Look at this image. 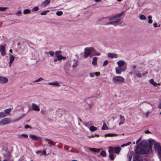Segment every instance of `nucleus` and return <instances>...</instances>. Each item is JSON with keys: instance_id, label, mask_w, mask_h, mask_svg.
<instances>
[{"instance_id": "nucleus-1", "label": "nucleus", "mask_w": 161, "mask_h": 161, "mask_svg": "<svg viewBox=\"0 0 161 161\" xmlns=\"http://www.w3.org/2000/svg\"><path fill=\"white\" fill-rule=\"evenodd\" d=\"M152 148V145L149 144L142 146L141 147H138L136 150V153L139 154H145L148 153L149 150H151Z\"/></svg>"}, {"instance_id": "nucleus-2", "label": "nucleus", "mask_w": 161, "mask_h": 161, "mask_svg": "<svg viewBox=\"0 0 161 161\" xmlns=\"http://www.w3.org/2000/svg\"><path fill=\"white\" fill-rule=\"evenodd\" d=\"M137 65L136 64H133L132 66L131 69L132 70L131 73L135 74L136 77L141 78L144 75V73H142L138 70L141 69V67L137 68Z\"/></svg>"}, {"instance_id": "nucleus-3", "label": "nucleus", "mask_w": 161, "mask_h": 161, "mask_svg": "<svg viewBox=\"0 0 161 161\" xmlns=\"http://www.w3.org/2000/svg\"><path fill=\"white\" fill-rule=\"evenodd\" d=\"M108 153H109V157L110 159L112 160H114V153L118 154L120 151V148L119 147H109Z\"/></svg>"}, {"instance_id": "nucleus-4", "label": "nucleus", "mask_w": 161, "mask_h": 161, "mask_svg": "<svg viewBox=\"0 0 161 161\" xmlns=\"http://www.w3.org/2000/svg\"><path fill=\"white\" fill-rule=\"evenodd\" d=\"M125 81V79L121 76H116L113 77L112 81L114 83L121 84Z\"/></svg>"}, {"instance_id": "nucleus-5", "label": "nucleus", "mask_w": 161, "mask_h": 161, "mask_svg": "<svg viewBox=\"0 0 161 161\" xmlns=\"http://www.w3.org/2000/svg\"><path fill=\"white\" fill-rule=\"evenodd\" d=\"M85 51L84 53V57L85 58H87L89 56L92 54L93 50L92 47H86L84 49Z\"/></svg>"}, {"instance_id": "nucleus-6", "label": "nucleus", "mask_w": 161, "mask_h": 161, "mask_svg": "<svg viewBox=\"0 0 161 161\" xmlns=\"http://www.w3.org/2000/svg\"><path fill=\"white\" fill-rule=\"evenodd\" d=\"M11 122V119L9 118H5L0 121V126H3L9 124Z\"/></svg>"}, {"instance_id": "nucleus-7", "label": "nucleus", "mask_w": 161, "mask_h": 161, "mask_svg": "<svg viewBox=\"0 0 161 161\" xmlns=\"http://www.w3.org/2000/svg\"><path fill=\"white\" fill-rule=\"evenodd\" d=\"M125 14L124 11L122 12L121 13L118 14L115 16H113L112 17H110L109 18V20L110 21H115L117 20V19H119L121 16Z\"/></svg>"}, {"instance_id": "nucleus-8", "label": "nucleus", "mask_w": 161, "mask_h": 161, "mask_svg": "<svg viewBox=\"0 0 161 161\" xmlns=\"http://www.w3.org/2000/svg\"><path fill=\"white\" fill-rule=\"evenodd\" d=\"M154 147L155 149V152H157L159 155H161V146L160 143H158L156 144H155Z\"/></svg>"}, {"instance_id": "nucleus-9", "label": "nucleus", "mask_w": 161, "mask_h": 161, "mask_svg": "<svg viewBox=\"0 0 161 161\" xmlns=\"http://www.w3.org/2000/svg\"><path fill=\"white\" fill-rule=\"evenodd\" d=\"M32 109L34 111H40V108L36 104L32 103L31 104Z\"/></svg>"}, {"instance_id": "nucleus-10", "label": "nucleus", "mask_w": 161, "mask_h": 161, "mask_svg": "<svg viewBox=\"0 0 161 161\" xmlns=\"http://www.w3.org/2000/svg\"><path fill=\"white\" fill-rule=\"evenodd\" d=\"M0 52L2 56H4L6 55L5 48L3 46H0Z\"/></svg>"}, {"instance_id": "nucleus-11", "label": "nucleus", "mask_w": 161, "mask_h": 161, "mask_svg": "<svg viewBox=\"0 0 161 161\" xmlns=\"http://www.w3.org/2000/svg\"><path fill=\"white\" fill-rule=\"evenodd\" d=\"M8 78L3 76L0 77V83L1 84L6 83L8 82Z\"/></svg>"}, {"instance_id": "nucleus-12", "label": "nucleus", "mask_w": 161, "mask_h": 161, "mask_svg": "<svg viewBox=\"0 0 161 161\" xmlns=\"http://www.w3.org/2000/svg\"><path fill=\"white\" fill-rule=\"evenodd\" d=\"M120 19H117V20L113 21V25L114 26H116L119 24L121 25L123 22L122 21L120 22Z\"/></svg>"}, {"instance_id": "nucleus-13", "label": "nucleus", "mask_w": 161, "mask_h": 161, "mask_svg": "<svg viewBox=\"0 0 161 161\" xmlns=\"http://www.w3.org/2000/svg\"><path fill=\"white\" fill-rule=\"evenodd\" d=\"M45 140L48 142L49 146L50 147H51L52 145H54L55 144L54 142L51 139L46 138Z\"/></svg>"}, {"instance_id": "nucleus-14", "label": "nucleus", "mask_w": 161, "mask_h": 161, "mask_svg": "<svg viewBox=\"0 0 161 161\" xmlns=\"http://www.w3.org/2000/svg\"><path fill=\"white\" fill-rule=\"evenodd\" d=\"M29 136L31 138L34 140H40L41 139L40 137L35 135H30Z\"/></svg>"}, {"instance_id": "nucleus-15", "label": "nucleus", "mask_w": 161, "mask_h": 161, "mask_svg": "<svg viewBox=\"0 0 161 161\" xmlns=\"http://www.w3.org/2000/svg\"><path fill=\"white\" fill-rule=\"evenodd\" d=\"M88 149L91 152L97 153H99L100 150V149L95 148H91L90 147H88Z\"/></svg>"}, {"instance_id": "nucleus-16", "label": "nucleus", "mask_w": 161, "mask_h": 161, "mask_svg": "<svg viewBox=\"0 0 161 161\" xmlns=\"http://www.w3.org/2000/svg\"><path fill=\"white\" fill-rule=\"evenodd\" d=\"M116 73L118 74H120L123 70L121 67H117L115 68Z\"/></svg>"}, {"instance_id": "nucleus-17", "label": "nucleus", "mask_w": 161, "mask_h": 161, "mask_svg": "<svg viewBox=\"0 0 161 161\" xmlns=\"http://www.w3.org/2000/svg\"><path fill=\"white\" fill-rule=\"evenodd\" d=\"M108 56L111 58H117L118 57L117 55L116 54L112 53H108Z\"/></svg>"}, {"instance_id": "nucleus-18", "label": "nucleus", "mask_w": 161, "mask_h": 161, "mask_svg": "<svg viewBox=\"0 0 161 161\" xmlns=\"http://www.w3.org/2000/svg\"><path fill=\"white\" fill-rule=\"evenodd\" d=\"M119 67H121L123 66L125 64V62L123 60H119L117 62Z\"/></svg>"}, {"instance_id": "nucleus-19", "label": "nucleus", "mask_w": 161, "mask_h": 161, "mask_svg": "<svg viewBox=\"0 0 161 161\" xmlns=\"http://www.w3.org/2000/svg\"><path fill=\"white\" fill-rule=\"evenodd\" d=\"M9 64H11L14 61V59H15V57L13 55H12L10 53H9Z\"/></svg>"}, {"instance_id": "nucleus-20", "label": "nucleus", "mask_w": 161, "mask_h": 161, "mask_svg": "<svg viewBox=\"0 0 161 161\" xmlns=\"http://www.w3.org/2000/svg\"><path fill=\"white\" fill-rule=\"evenodd\" d=\"M97 59L98 58L97 57H93L92 64L95 66L96 65H97Z\"/></svg>"}, {"instance_id": "nucleus-21", "label": "nucleus", "mask_w": 161, "mask_h": 161, "mask_svg": "<svg viewBox=\"0 0 161 161\" xmlns=\"http://www.w3.org/2000/svg\"><path fill=\"white\" fill-rule=\"evenodd\" d=\"M74 63L72 65V67L74 68L76 67L79 65L78 60L77 59L74 60Z\"/></svg>"}, {"instance_id": "nucleus-22", "label": "nucleus", "mask_w": 161, "mask_h": 161, "mask_svg": "<svg viewBox=\"0 0 161 161\" xmlns=\"http://www.w3.org/2000/svg\"><path fill=\"white\" fill-rule=\"evenodd\" d=\"M135 158L136 160L133 159V161H140L142 159L141 157L137 154L135 155Z\"/></svg>"}, {"instance_id": "nucleus-23", "label": "nucleus", "mask_w": 161, "mask_h": 161, "mask_svg": "<svg viewBox=\"0 0 161 161\" xmlns=\"http://www.w3.org/2000/svg\"><path fill=\"white\" fill-rule=\"evenodd\" d=\"M92 54L94 56H99L100 55V53H99L97 52L94 48Z\"/></svg>"}, {"instance_id": "nucleus-24", "label": "nucleus", "mask_w": 161, "mask_h": 161, "mask_svg": "<svg viewBox=\"0 0 161 161\" xmlns=\"http://www.w3.org/2000/svg\"><path fill=\"white\" fill-rule=\"evenodd\" d=\"M50 0H46L42 3V5L44 6H46L50 3Z\"/></svg>"}, {"instance_id": "nucleus-25", "label": "nucleus", "mask_w": 161, "mask_h": 161, "mask_svg": "<svg viewBox=\"0 0 161 161\" xmlns=\"http://www.w3.org/2000/svg\"><path fill=\"white\" fill-rule=\"evenodd\" d=\"M57 58L58 60L59 61H60L62 59L65 60L66 58L65 57H64L61 55L60 56H57Z\"/></svg>"}, {"instance_id": "nucleus-26", "label": "nucleus", "mask_w": 161, "mask_h": 161, "mask_svg": "<svg viewBox=\"0 0 161 161\" xmlns=\"http://www.w3.org/2000/svg\"><path fill=\"white\" fill-rule=\"evenodd\" d=\"M133 153L134 152L133 151H131L130 152L129 154V155H128L129 161H131V158Z\"/></svg>"}, {"instance_id": "nucleus-27", "label": "nucleus", "mask_w": 161, "mask_h": 161, "mask_svg": "<svg viewBox=\"0 0 161 161\" xmlns=\"http://www.w3.org/2000/svg\"><path fill=\"white\" fill-rule=\"evenodd\" d=\"M89 129L91 131L93 132L96 130H97V128L94 126H92L90 127Z\"/></svg>"}, {"instance_id": "nucleus-28", "label": "nucleus", "mask_w": 161, "mask_h": 161, "mask_svg": "<svg viewBox=\"0 0 161 161\" xmlns=\"http://www.w3.org/2000/svg\"><path fill=\"white\" fill-rule=\"evenodd\" d=\"M100 155H101L103 157H105L106 156V153L105 151H103L101 152L100 154L98 155V157H99Z\"/></svg>"}, {"instance_id": "nucleus-29", "label": "nucleus", "mask_w": 161, "mask_h": 161, "mask_svg": "<svg viewBox=\"0 0 161 161\" xmlns=\"http://www.w3.org/2000/svg\"><path fill=\"white\" fill-rule=\"evenodd\" d=\"M48 84L49 85L56 86H60L58 83L57 82H49L48 83Z\"/></svg>"}, {"instance_id": "nucleus-30", "label": "nucleus", "mask_w": 161, "mask_h": 161, "mask_svg": "<svg viewBox=\"0 0 161 161\" xmlns=\"http://www.w3.org/2000/svg\"><path fill=\"white\" fill-rule=\"evenodd\" d=\"M118 135L116 134H112V133H108L107 134H106L105 135V137H107V136H111L112 137L114 136H117Z\"/></svg>"}, {"instance_id": "nucleus-31", "label": "nucleus", "mask_w": 161, "mask_h": 161, "mask_svg": "<svg viewBox=\"0 0 161 161\" xmlns=\"http://www.w3.org/2000/svg\"><path fill=\"white\" fill-rule=\"evenodd\" d=\"M101 129L102 130H108V127L105 123L104 122Z\"/></svg>"}, {"instance_id": "nucleus-32", "label": "nucleus", "mask_w": 161, "mask_h": 161, "mask_svg": "<svg viewBox=\"0 0 161 161\" xmlns=\"http://www.w3.org/2000/svg\"><path fill=\"white\" fill-rule=\"evenodd\" d=\"M148 19V22L149 24H151L153 23V20L152 19V16L151 15H148L147 17Z\"/></svg>"}, {"instance_id": "nucleus-33", "label": "nucleus", "mask_w": 161, "mask_h": 161, "mask_svg": "<svg viewBox=\"0 0 161 161\" xmlns=\"http://www.w3.org/2000/svg\"><path fill=\"white\" fill-rule=\"evenodd\" d=\"M149 82L150 83L153 85L154 86H157V83L155 82L153 79H151L149 80Z\"/></svg>"}, {"instance_id": "nucleus-34", "label": "nucleus", "mask_w": 161, "mask_h": 161, "mask_svg": "<svg viewBox=\"0 0 161 161\" xmlns=\"http://www.w3.org/2000/svg\"><path fill=\"white\" fill-rule=\"evenodd\" d=\"M139 19L141 20H145L146 19V17L143 14H141L139 16Z\"/></svg>"}, {"instance_id": "nucleus-35", "label": "nucleus", "mask_w": 161, "mask_h": 161, "mask_svg": "<svg viewBox=\"0 0 161 161\" xmlns=\"http://www.w3.org/2000/svg\"><path fill=\"white\" fill-rule=\"evenodd\" d=\"M61 53V51H57L55 52V56L57 57V56L60 55Z\"/></svg>"}, {"instance_id": "nucleus-36", "label": "nucleus", "mask_w": 161, "mask_h": 161, "mask_svg": "<svg viewBox=\"0 0 161 161\" xmlns=\"http://www.w3.org/2000/svg\"><path fill=\"white\" fill-rule=\"evenodd\" d=\"M31 10L29 9H25L24 10L23 13L25 14H26L30 13Z\"/></svg>"}, {"instance_id": "nucleus-37", "label": "nucleus", "mask_w": 161, "mask_h": 161, "mask_svg": "<svg viewBox=\"0 0 161 161\" xmlns=\"http://www.w3.org/2000/svg\"><path fill=\"white\" fill-rule=\"evenodd\" d=\"M19 138H22V137H24L25 138H27L28 137V136L26 134H22V135H19Z\"/></svg>"}, {"instance_id": "nucleus-38", "label": "nucleus", "mask_w": 161, "mask_h": 161, "mask_svg": "<svg viewBox=\"0 0 161 161\" xmlns=\"http://www.w3.org/2000/svg\"><path fill=\"white\" fill-rule=\"evenodd\" d=\"M119 117L120 119V121L125 123V119L124 117L123 116L121 115H119Z\"/></svg>"}, {"instance_id": "nucleus-39", "label": "nucleus", "mask_w": 161, "mask_h": 161, "mask_svg": "<svg viewBox=\"0 0 161 161\" xmlns=\"http://www.w3.org/2000/svg\"><path fill=\"white\" fill-rule=\"evenodd\" d=\"M148 144H149L152 145H153V144H154V145H155V144H156V143H155L153 139L149 141Z\"/></svg>"}, {"instance_id": "nucleus-40", "label": "nucleus", "mask_w": 161, "mask_h": 161, "mask_svg": "<svg viewBox=\"0 0 161 161\" xmlns=\"http://www.w3.org/2000/svg\"><path fill=\"white\" fill-rule=\"evenodd\" d=\"M6 116V115L4 112H0V119L4 118Z\"/></svg>"}, {"instance_id": "nucleus-41", "label": "nucleus", "mask_w": 161, "mask_h": 161, "mask_svg": "<svg viewBox=\"0 0 161 161\" xmlns=\"http://www.w3.org/2000/svg\"><path fill=\"white\" fill-rule=\"evenodd\" d=\"M131 143V142H128L127 143L123 144V145H122L121 146V147H124L125 146H128V145H130V144Z\"/></svg>"}, {"instance_id": "nucleus-42", "label": "nucleus", "mask_w": 161, "mask_h": 161, "mask_svg": "<svg viewBox=\"0 0 161 161\" xmlns=\"http://www.w3.org/2000/svg\"><path fill=\"white\" fill-rule=\"evenodd\" d=\"M49 12V10H44L43 11H42L40 13V14L41 15H45L47 14V12Z\"/></svg>"}, {"instance_id": "nucleus-43", "label": "nucleus", "mask_w": 161, "mask_h": 161, "mask_svg": "<svg viewBox=\"0 0 161 161\" xmlns=\"http://www.w3.org/2000/svg\"><path fill=\"white\" fill-rule=\"evenodd\" d=\"M63 14V12L61 11H58L56 12V14L58 16L62 15Z\"/></svg>"}, {"instance_id": "nucleus-44", "label": "nucleus", "mask_w": 161, "mask_h": 161, "mask_svg": "<svg viewBox=\"0 0 161 161\" xmlns=\"http://www.w3.org/2000/svg\"><path fill=\"white\" fill-rule=\"evenodd\" d=\"M43 80V79L41 77H40L39 78H38V79H37V80H35V81H34L33 82L35 83V82H38L39 81H41L42 80Z\"/></svg>"}, {"instance_id": "nucleus-45", "label": "nucleus", "mask_w": 161, "mask_h": 161, "mask_svg": "<svg viewBox=\"0 0 161 161\" xmlns=\"http://www.w3.org/2000/svg\"><path fill=\"white\" fill-rule=\"evenodd\" d=\"M108 63V60H105L103 63V66L104 67L106 66V65Z\"/></svg>"}, {"instance_id": "nucleus-46", "label": "nucleus", "mask_w": 161, "mask_h": 161, "mask_svg": "<svg viewBox=\"0 0 161 161\" xmlns=\"http://www.w3.org/2000/svg\"><path fill=\"white\" fill-rule=\"evenodd\" d=\"M11 108L6 109L4 110V112L5 113L9 114L11 111Z\"/></svg>"}, {"instance_id": "nucleus-47", "label": "nucleus", "mask_w": 161, "mask_h": 161, "mask_svg": "<svg viewBox=\"0 0 161 161\" xmlns=\"http://www.w3.org/2000/svg\"><path fill=\"white\" fill-rule=\"evenodd\" d=\"M8 8L7 7H0V11H4Z\"/></svg>"}, {"instance_id": "nucleus-48", "label": "nucleus", "mask_w": 161, "mask_h": 161, "mask_svg": "<svg viewBox=\"0 0 161 161\" xmlns=\"http://www.w3.org/2000/svg\"><path fill=\"white\" fill-rule=\"evenodd\" d=\"M38 9V7L36 6L34 7L32 10V11H37Z\"/></svg>"}, {"instance_id": "nucleus-49", "label": "nucleus", "mask_w": 161, "mask_h": 161, "mask_svg": "<svg viewBox=\"0 0 161 161\" xmlns=\"http://www.w3.org/2000/svg\"><path fill=\"white\" fill-rule=\"evenodd\" d=\"M91 123V122L89 121L85 123L84 124L86 126L88 127V125Z\"/></svg>"}, {"instance_id": "nucleus-50", "label": "nucleus", "mask_w": 161, "mask_h": 161, "mask_svg": "<svg viewBox=\"0 0 161 161\" xmlns=\"http://www.w3.org/2000/svg\"><path fill=\"white\" fill-rule=\"evenodd\" d=\"M40 113H41V114L43 115H45L46 114V112L43 110H41Z\"/></svg>"}, {"instance_id": "nucleus-51", "label": "nucleus", "mask_w": 161, "mask_h": 161, "mask_svg": "<svg viewBox=\"0 0 161 161\" xmlns=\"http://www.w3.org/2000/svg\"><path fill=\"white\" fill-rule=\"evenodd\" d=\"M89 75L91 77H94L95 75V73H90Z\"/></svg>"}, {"instance_id": "nucleus-52", "label": "nucleus", "mask_w": 161, "mask_h": 161, "mask_svg": "<svg viewBox=\"0 0 161 161\" xmlns=\"http://www.w3.org/2000/svg\"><path fill=\"white\" fill-rule=\"evenodd\" d=\"M48 53L52 56H53L54 54V52L53 51H50Z\"/></svg>"}, {"instance_id": "nucleus-53", "label": "nucleus", "mask_w": 161, "mask_h": 161, "mask_svg": "<svg viewBox=\"0 0 161 161\" xmlns=\"http://www.w3.org/2000/svg\"><path fill=\"white\" fill-rule=\"evenodd\" d=\"M158 108L159 109H161V100L159 101V104L158 106Z\"/></svg>"}, {"instance_id": "nucleus-54", "label": "nucleus", "mask_w": 161, "mask_h": 161, "mask_svg": "<svg viewBox=\"0 0 161 161\" xmlns=\"http://www.w3.org/2000/svg\"><path fill=\"white\" fill-rule=\"evenodd\" d=\"M25 115L24 114H22V115L18 119H17L16 120V121H18V120H19L22 117H23V116H24Z\"/></svg>"}, {"instance_id": "nucleus-55", "label": "nucleus", "mask_w": 161, "mask_h": 161, "mask_svg": "<svg viewBox=\"0 0 161 161\" xmlns=\"http://www.w3.org/2000/svg\"><path fill=\"white\" fill-rule=\"evenodd\" d=\"M21 13V12L20 10H19L16 13V14L17 15H19Z\"/></svg>"}, {"instance_id": "nucleus-56", "label": "nucleus", "mask_w": 161, "mask_h": 161, "mask_svg": "<svg viewBox=\"0 0 161 161\" xmlns=\"http://www.w3.org/2000/svg\"><path fill=\"white\" fill-rule=\"evenodd\" d=\"M153 27H155V28H156V27H157L158 26H157V23H153Z\"/></svg>"}, {"instance_id": "nucleus-57", "label": "nucleus", "mask_w": 161, "mask_h": 161, "mask_svg": "<svg viewBox=\"0 0 161 161\" xmlns=\"http://www.w3.org/2000/svg\"><path fill=\"white\" fill-rule=\"evenodd\" d=\"M30 128V126H29L28 125H25V129H27Z\"/></svg>"}, {"instance_id": "nucleus-58", "label": "nucleus", "mask_w": 161, "mask_h": 161, "mask_svg": "<svg viewBox=\"0 0 161 161\" xmlns=\"http://www.w3.org/2000/svg\"><path fill=\"white\" fill-rule=\"evenodd\" d=\"M145 134H149L150 133V132L149 130H146L145 131Z\"/></svg>"}, {"instance_id": "nucleus-59", "label": "nucleus", "mask_w": 161, "mask_h": 161, "mask_svg": "<svg viewBox=\"0 0 161 161\" xmlns=\"http://www.w3.org/2000/svg\"><path fill=\"white\" fill-rule=\"evenodd\" d=\"M95 74L97 76L100 75V73L99 72H96L95 73Z\"/></svg>"}, {"instance_id": "nucleus-60", "label": "nucleus", "mask_w": 161, "mask_h": 161, "mask_svg": "<svg viewBox=\"0 0 161 161\" xmlns=\"http://www.w3.org/2000/svg\"><path fill=\"white\" fill-rule=\"evenodd\" d=\"M107 25H113V21L108 23H107Z\"/></svg>"}, {"instance_id": "nucleus-61", "label": "nucleus", "mask_w": 161, "mask_h": 161, "mask_svg": "<svg viewBox=\"0 0 161 161\" xmlns=\"http://www.w3.org/2000/svg\"><path fill=\"white\" fill-rule=\"evenodd\" d=\"M150 112H147L146 113V116L147 117L148 115H149V114H150Z\"/></svg>"}, {"instance_id": "nucleus-62", "label": "nucleus", "mask_w": 161, "mask_h": 161, "mask_svg": "<svg viewBox=\"0 0 161 161\" xmlns=\"http://www.w3.org/2000/svg\"><path fill=\"white\" fill-rule=\"evenodd\" d=\"M88 105H89V107L91 108H92L93 106V104H91V105H90L89 104H88Z\"/></svg>"}, {"instance_id": "nucleus-63", "label": "nucleus", "mask_w": 161, "mask_h": 161, "mask_svg": "<svg viewBox=\"0 0 161 161\" xmlns=\"http://www.w3.org/2000/svg\"><path fill=\"white\" fill-rule=\"evenodd\" d=\"M124 122H122V121H120L119 122V125H121V124H124Z\"/></svg>"}, {"instance_id": "nucleus-64", "label": "nucleus", "mask_w": 161, "mask_h": 161, "mask_svg": "<svg viewBox=\"0 0 161 161\" xmlns=\"http://www.w3.org/2000/svg\"><path fill=\"white\" fill-rule=\"evenodd\" d=\"M58 59H57V58H54L53 60V61H54L55 62H57V61Z\"/></svg>"}]
</instances>
